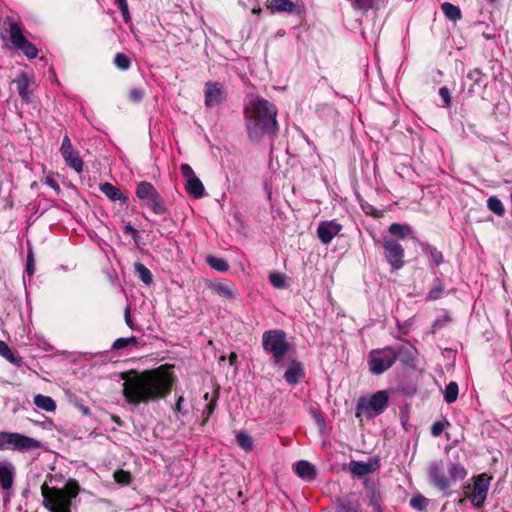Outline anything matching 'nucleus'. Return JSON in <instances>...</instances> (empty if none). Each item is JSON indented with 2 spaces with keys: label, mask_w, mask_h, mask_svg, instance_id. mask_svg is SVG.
<instances>
[{
  "label": "nucleus",
  "mask_w": 512,
  "mask_h": 512,
  "mask_svg": "<svg viewBox=\"0 0 512 512\" xmlns=\"http://www.w3.org/2000/svg\"><path fill=\"white\" fill-rule=\"evenodd\" d=\"M121 378L125 401L133 405L165 398L173 383L172 373L164 367L142 372L130 370L122 373Z\"/></svg>",
  "instance_id": "1"
},
{
  "label": "nucleus",
  "mask_w": 512,
  "mask_h": 512,
  "mask_svg": "<svg viewBox=\"0 0 512 512\" xmlns=\"http://www.w3.org/2000/svg\"><path fill=\"white\" fill-rule=\"evenodd\" d=\"M244 113L247 132L251 140L258 141L265 134L277 132V110L268 100L250 94Z\"/></svg>",
  "instance_id": "2"
},
{
  "label": "nucleus",
  "mask_w": 512,
  "mask_h": 512,
  "mask_svg": "<svg viewBox=\"0 0 512 512\" xmlns=\"http://www.w3.org/2000/svg\"><path fill=\"white\" fill-rule=\"evenodd\" d=\"M79 486L69 481L63 488L50 487L46 482L41 485L43 506L49 512H71L72 500L77 497Z\"/></svg>",
  "instance_id": "3"
},
{
  "label": "nucleus",
  "mask_w": 512,
  "mask_h": 512,
  "mask_svg": "<svg viewBox=\"0 0 512 512\" xmlns=\"http://www.w3.org/2000/svg\"><path fill=\"white\" fill-rule=\"evenodd\" d=\"M263 348L270 353L275 364L283 362L285 355L290 351L291 345L286 340V334L282 330H269L262 336Z\"/></svg>",
  "instance_id": "4"
},
{
  "label": "nucleus",
  "mask_w": 512,
  "mask_h": 512,
  "mask_svg": "<svg viewBox=\"0 0 512 512\" xmlns=\"http://www.w3.org/2000/svg\"><path fill=\"white\" fill-rule=\"evenodd\" d=\"M401 351L402 347L393 348L391 346L370 351L368 355L370 373L373 375L383 374L396 362Z\"/></svg>",
  "instance_id": "5"
},
{
  "label": "nucleus",
  "mask_w": 512,
  "mask_h": 512,
  "mask_svg": "<svg viewBox=\"0 0 512 512\" xmlns=\"http://www.w3.org/2000/svg\"><path fill=\"white\" fill-rule=\"evenodd\" d=\"M388 394L386 391H378L370 398L361 399L356 408V417L368 419L379 415L387 406Z\"/></svg>",
  "instance_id": "6"
},
{
  "label": "nucleus",
  "mask_w": 512,
  "mask_h": 512,
  "mask_svg": "<svg viewBox=\"0 0 512 512\" xmlns=\"http://www.w3.org/2000/svg\"><path fill=\"white\" fill-rule=\"evenodd\" d=\"M41 447V442L16 432H0V450L27 451Z\"/></svg>",
  "instance_id": "7"
},
{
  "label": "nucleus",
  "mask_w": 512,
  "mask_h": 512,
  "mask_svg": "<svg viewBox=\"0 0 512 512\" xmlns=\"http://www.w3.org/2000/svg\"><path fill=\"white\" fill-rule=\"evenodd\" d=\"M136 195L142 204L148 206L155 214L165 212L163 200L151 183L140 182L136 187Z\"/></svg>",
  "instance_id": "8"
},
{
  "label": "nucleus",
  "mask_w": 512,
  "mask_h": 512,
  "mask_svg": "<svg viewBox=\"0 0 512 512\" xmlns=\"http://www.w3.org/2000/svg\"><path fill=\"white\" fill-rule=\"evenodd\" d=\"M9 35L14 47L21 50L28 59L37 57L38 49L26 39L18 23L14 21L9 22Z\"/></svg>",
  "instance_id": "9"
},
{
  "label": "nucleus",
  "mask_w": 512,
  "mask_h": 512,
  "mask_svg": "<svg viewBox=\"0 0 512 512\" xmlns=\"http://www.w3.org/2000/svg\"><path fill=\"white\" fill-rule=\"evenodd\" d=\"M180 171L186 181L185 188L187 193L194 198H202L205 194V188L192 167L184 163L180 166Z\"/></svg>",
  "instance_id": "10"
},
{
  "label": "nucleus",
  "mask_w": 512,
  "mask_h": 512,
  "mask_svg": "<svg viewBox=\"0 0 512 512\" xmlns=\"http://www.w3.org/2000/svg\"><path fill=\"white\" fill-rule=\"evenodd\" d=\"M385 257L394 270H399L404 266V248L396 240L385 238L383 241Z\"/></svg>",
  "instance_id": "11"
},
{
  "label": "nucleus",
  "mask_w": 512,
  "mask_h": 512,
  "mask_svg": "<svg viewBox=\"0 0 512 512\" xmlns=\"http://www.w3.org/2000/svg\"><path fill=\"white\" fill-rule=\"evenodd\" d=\"M205 106L213 108L222 104L227 97L224 85L218 81H208L204 85Z\"/></svg>",
  "instance_id": "12"
},
{
  "label": "nucleus",
  "mask_w": 512,
  "mask_h": 512,
  "mask_svg": "<svg viewBox=\"0 0 512 512\" xmlns=\"http://www.w3.org/2000/svg\"><path fill=\"white\" fill-rule=\"evenodd\" d=\"M60 151L66 163L76 172L81 173L83 170V161L78 153L74 151L68 136L63 138Z\"/></svg>",
  "instance_id": "13"
},
{
  "label": "nucleus",
  "mask_w": 512,
  "mask_h": 512,
  "mask_svg": "<svg viewBox=\"0 0 512 512\" xmlns=\"http://www.w3.org/2000/svg\"><path fill=\"white\" fill-rule=\"evenodd\" d=\"M490 478L486 474L479 475L473 485V493L471 495V502L473 506L480 507L486 497L489 490Z\"/></svg>",
  "instance_id": "14"
},
{
  "label": "nucleus",
  "mask_w": 512,
  "mask_h": 512,
  "mask_svg": "<svg viewBox=\"0 0 512 512\" xmlns=\"http://www.w3.org/2000/svg\"><path fill=\"white\" fill-rule=\"evenodd\" d=\"M341 229L342 226L336 220L322 221L317 228V236L323 244L328 245Z\"/></svg>",
  "instance_id": "15"
},
{
  "label": "nucleus",
  "mask_w": 512,
  "mask_h": 512,
  "mask_svg": "<svg viewBox=\"0 0 512 512\" xmlns=\"http://www.w3.org/2000/svg\"><path fill=\"white\" fill-rule=\"evenodd\" d=\"M15 478V467L11 462H0V486L3 490H10L13 487Z\"/></svg>",
  "instance_id": "16"
},
{
  "label": "nucleus",
  "mask_w": 512,
  "mask_h": 512,
  "mask_svg": "<svg viewBox=\"0 0 512 512\" xmlns=\"http://www.w3.org/2000/svg\"><path fill=\"white\" fill-rule=\"evenodd\" d=\"M304 377V368L301 362L292 360L284 373V379L290 385L297 384Z\"/></svg>",
  "instance_id": "17"
},
{
  "label": "nucleus",
  "mask_w": 512,
  "mask_h": 512,
  "mask_svg": "<svg viewBox=\"0 0 512 512\" xmlns=\"http://www.w3.org/2000/svg\"><path fill=\"white\" fill-rule=\"evenodd\" d=\"M209 287L214 294L223 299L232 300L238 295L234 285L228 282H214Z\"/></svg>",
  "instance_id": "18"
},
{
  "label": "nucleus",
  "mask_w": 512,
  "mask_h": 512,
  "mask_svg": "<svg viewBox=\"0 0 512 512\" xmlns=\"http://www.w3.org/2000/svg\"><path fill=\"white\" fill-rule=\"evenodd\" d=\"M429 476L433 483L441 490H445L448 488L449 483L448 480L443 475V463L441 461L434 462L431 464L429 469Z\"/></svg>",
  "instance_id": "19"
},
{
  "label": "nucleus",
  "mask_w": 512,
  "mask_h": 512,
  "mask_svg": "<svg viewBox=\"0 0 512 512\" xmlns=\"http://www.w3.org/2000/svg\"><path fill=\"white\" fill-rule=\"evenodd\" d=\"M15 82H16L17 91L19 93V96L21 97V99L23 101L28 103L30 101V95H31V91L29 90V87L34 82L33 77L29 76L26 73H20L18 75L17 79L15 80Z\"/></svg>",
  "instance_id": "20"
},
{
  "label": "nucleus",
  "mask_w": 512,
  "mask_h": 512,
  "mask_svg": "<svg viewBox=\"0 0 512 512\" xmlns=\"http://www.w3.org/2000/svg\"><path fill=\"white\" fill-rule=\"evenodd\" d=\"M378 462H361L351 461L349 463V470L355 476L362 477L376 470Z\"/></svg>",
  "instance_id": "21"
},
{
  "label": "nucleus",
  "mask_w": 512,
  "mask_h": 512,
  "mask_svg": "<svg viewBox=\"0 0 512 512\" xmlns=\"http://www.w3.org/2000/svg\"><path fill=\"white\" fill-rule=\"evenodd\" d=\"M295 473L303 480L310 481L316 477V469L310 462L301 460L294 465Z\"/></svg>",
  "instance_id": "22"
},
{
  "label": "nucleus",
  "mask_w": 512,
  "mask_h": 512,
  "mask_svg": "<svg viewBox=\"0 0 512 512\" xmlns=\"http://www.w3.org/2000/svg\"><path fill=\"white\" fill-rule=\"evenodd\" d=\"M267 8L272 13H294L297 11V6L291 0H271L267 5Z\"/></svg>",
  "instance_id": "23"
},
{
  "label": "nucleus",
  "mask_w": 512,
  "mask_h": 512,
  "mask_svg": "<svg viewBox=\"0 0 512 512\" xmlns=\"http://www.w3.org/2000/svg\"><path fill=\"white\" fill-rule=\"evenodd\" d=\"M100 190L111 201H120L122 203H125L127 200V198L124 196L121 190L118 189L116 186L112 185L111 183L106 182L101 184Z\"/></svg>",
  "instance_id": "24"
},
{
  "label": "nucleus",
  "mask_w": 512,
  "mask_h": 512,
  "mask_svg": "<svg viewBox=\"0 0 512 512\" xmlns=\"http://www.w3.org/2000/svg\"><path fill=\"white\" fill-rule=\"evenodd\" d=\"M34 404L38 408H40L46 412H54L56 410L55 401L51 397L45 396L42 394H37L34 397Z\"/></svg>",
  "instance_id": "25"
},
{
  "label": "nucleus",
  "mask_w": 512,
  "mask_h": 512,
  "mask_svg": "<svg viewBox=\"0 0 512 512\" xmlns=\"http://www.w3.org/2000/svg\"><path fill=\"white\" fill-rule=\"evenodd\" d=\"M0 355L16 366H20L22 364V359L16 356L9 346L2 340H0Z\"/></svg>",
  "instance_id": "26"
},
{
  "label": "nucleus",
  "mask_w": 512,
  "mask_h": 512,
  "mask_svg": "<svg viewBox=\"0 0 512 512\" xmlns=\"http://www.w3.org/2000/svg\"><path fill=\"white\" fill-rule=\"evenodd\" d=\"M441 9L443 14L452 21H457L461 19V10L458 6H455L449 2H444L441 5Z\"/></svg>",
  "instance_id": "27"
},
{
  "label": "nucleus",
  "mask_w": 512,
  "mask_h": 512,
  "mask_svg": "<svg viewBox=\"0 0 512 512\" xmlns=\"http://www.w3.org/2000/svg\"><path fill=\"white\" fill-rule=\"evenodd\" d=\"M134 270L137 276L144 284L150 285L152 283V274L144 264H142L141 262H135Z\"/></svg>",
  "instance_id": "28"
},
{
  "label": "nucleus",
  "mask_w": 512,
  "mask_h": 512,
  "mask_svg": "<svg viewBox=\"0 0 512 512\" xmlns=\"http://www.w3.org/2000/svg\"><path fill=\"white\" fill-rule=\"evenodd\" d=\"M207 263L209 266L219 272H226L229 268L227 261L216 256H208Z\"/></svg>",
  "instance_id": "29"
},
{
  "label": "nucleus",
  "mask_w": 512,
  "mask_h": 512,
  "mask_svg": "<svg viewBox=\"0 0 512 512\" xmlns=\"http://www.w3.org/2000/svg\"><path fill=\"white\" fill-rule=\"evenodd\" d=\"M389 232L393 236H396L398 238L404 239V238H406L410 234L411 229L407 225L393 223L389 227Z\"/></svg>",
  "instance_id": "30"
},
{
  "label": "nucleus",
  "mask_w": 512,
  "mask_h": 512,
  "mask_svg": "<svg viewBox=\"0 0 512 512\" xmlns=\"http://www.w3.org/2000/svg\"><path fill=\"white\" fill-rule=\"evenodd\" d=\"M458 397V385L456 382H450L444 392V399L446 403L451 404L457 400Z\"/></svg>",
  "instance_id": "31"
},
{
  "label": "nucleus",
  "mask_w": 512,
  "mask_h": 512,
  "mask_svg": "<svg viewBox=\"0 0 512 512\" xmlns=\"http://www.w3.org/2000/svg\"><path fill=\"white\" fill-rule=\"evenodd\" d=\"M269 281L274 288L284 289L288 287L287 277L282 273H271L269 276Z\"/></svg>",
  "instance_id": "32"
},
{
  "label": "nucleus",
  "mask_w": 512,
  "mask_h": 512,
  "mask_svg": "<svg viewBox=\"0 0 512 512\" xmlns=\"http://www.w3.org/2000/svg\"><path fill=\"white\" fill-rule=\"evenodd\" d=\"M204 400L208 401L205 409L203 410L204 422H206L215 411L217 397H210L209 393H205Z\"/></svg>",
  "instance_id": "33"
},
{
  "label": "nucleus",
  "mask_w": 512,
  "mask_h": 512,
  "mask_svg": "<svg viewBox=\"0 0 512 512\" xmlns=\"http://www.w3.org/2000/svg\"><path fill=\"white\" fill-rule=\"evenodd\" d=\"M487 206L490 211L498 216H502L505 212L502 202L496 196H491L488 198Z\"/></svg>",
  "instance_id": "34"
},
{
  "label": "nucleus",
  "mask_w": 512,
  "mask_h": 512,
  "mask_svg": "<svg viewBox=\"0 0 512 512\" xmlns=\"http://www.w3.org/2000/svg\"><path fill=\"white\" fill-rule=\"evenodd\" d=\"M336 512H361L357 501L346 500L340 502L336 508Z\"/></svg>",
  "instance_id": "35"
},
{
  "label": "nucleus",
  "mask_w": 512,
  "mask_h": 512,
  "mask_svg": "<svg viewBox=\"0 0 512 512\" xmlns=\"http://www.w3.org/2000/svg\"><path fill=\"white\" fill-rule=\"evenodd\" d=\"M450 477L453 480H462L466 477V470L460 463H452L449 468Z\"/></svg>",
  "instance_id": "36"
},
{
  "label": "nucleus",
  "mask_w": 512,
  "mask_h": 512,
  "mask_svg": "<svg viewBox=\"0 0 512 512\" xmlns=\"http://www.w3.org/2000/svg\"><path fill=\"white\" fill-rule=\"evenodd\" d=\"M236 439H237V443L239 444V446L242 449H244L245 451L252 450L253 441H252V438L248 434H246L244 432H239L236 435Z\"/></svg>",
  "instance_id": "37"
},
{
  "label": "nucleus",
  "mask_w": 512,
  "mask_h": 512,
  "mask_svg": "<svg viewBox=\"0 0 512 512\" xmlns=\"http://www.w3.org/2000/svg\"><path fill=\"white\" fill-rule=\"evenodd\" d=\"M114 480L121 485H128L131 482L132 476L130 472L123 469H118L113 474Z\"/></svg>",
  "instance_id": "38"
},
{
  "label": "nucleus",
  "mask_w": 512,
  "mask_h": 512,
  "mask_svg": "<svg viewBox=\"0 0 512 512\" xmlns=\"http://www.w3.org/2000/svg\"><path fill=\"white\" fill-rule=\"evenodd\" d=\"M136 344H137V339L134 336H131L128 338H118L113 342L112 348L115 350H119V349L125 348L129 345L135 346Z\"/></svg>",
  "instance_id": "39"
},
{
  "label": "nucleus",
  "mask_w": 512,
  "mask_h": 512,
  "mask_svg": "<svg viewBox=\"0 0 512 512\" xmlns=\"http://www.w3.org/2000/svg\"><path fill=\"white\" fill-rule=\"evenodd\" d=\"M424 251L428 253L435 265H440L443 262V254L433 246L424 247Z\"/></svg>",
  "instance_id": "40"
},
{
  "label": "nucleus",
  "mask_w": 512,
  "mask_h": 512,
  "mask_svg": "<svg viewBox=\"0 0 512 512\" xmlns=\"http://www.w3.org/2000/svg\"><path fill=\"white\" fill-rule=\"evenodd\" d=\"M410 505L414 509L424 510L427 507V505H428V501H427V499L424 496L416 495V496H413L410 499Z\"/></svg>",
  "instance_id": "41"
},
{
  "label": "nucleus",
  "mask_w": 512,
  "mask_h": 512,
  "mask_svg": "<svg viewBox=\"0 0 512 512\" xmlns=\"http://www.w3.org/2000/svg\"><path fill=\"white\" fill-rule=\"evenodd\" d=\"M377 0H352V6L356 10L367 11L372 8Z\"/></svg>",
  "instance_id": "42"
},
{
  "label": "nucleus",
  "mask_w": 512,
  "mask_h": 512,
  "mask_svg": "<svg viewBox=\"0 0 512 512\" xmlns=\"http://www.w3.org/2000/svg\"><path fill=\"white\" fill-rule=\"evenodd\" d=\"M114 64L121 70H127L130 67V60L125 54L118 53L114 58Z\"/></svg>",
  "instance_id": "43"
},
{
  "label": "nucleus",
  "mask_w": 512,
  "mask_h": 512,
  "mask_svg": "<svg viewBox=\"0 0 512 512\" xmlns=\"http://www.w3.org/2000/svg\"><path fill=\"white\" fill-rule=\"evenodd\" d=\"M35 271V259H34V253L32 247L28 246V252H27V265H26V272L29 276H32Z\"/></svg>",
  "instance_id": "44"
},
{
  "label": "nucleus",
  "mask_w": 512,
  "mask_h": 512,
  "mask_svg": "<svg viewBox=\"0 0 512 512\" xmlns=\"http://www.w3.org/2000/svg\"><path fill=\"white\" fill-rule=\"evenodd\" d=\"M443 291H444V287H443L442 283L440 281H438L436 286L429 291V293L427 295V299L437 300V299L441 298Z\"/></svg>",
  "instance_id": "45"
},
{
  "label": "nucleus",
  "mask_w": 512,
  "mask_h": 512,
  "mask_svg": "<svg viewBox=\"0 0 512 512\" xmlns=\"http://www.w3.org/2000/svg\"><path fill=\"white\" fill-rule=\"evenodd\" d=\"M450 424L447 421H437L431 427V434L434 437H438L442 434L443 430L448 427Z\"/></svg>",
  "instance_id": "46"
},
{
  "label": "nucleus",
  "mask_w": 512,
  "mask_h": 512,
  "mask_svg": "<svg viewBox=\"0 0 512 512\" xmlns=\"http://www.w3.org/2000/svg\"><path fill=\"white\" fill-rule=\"evenodd\" d=\"M467 77L474 82L475 85H479L483 80V73L479 68L470 70Z\"/></svg>",
  "instance_id": "47"
},
{
  "label": "nucleus",
  "mask_w": 512,
  "mask_h": 512,
  "mask_svg": "<svg viewBox=\"0 0 512 512\" xmlns=\"http://www.w3.org/2000/svg\"><path fill=\"white\" fill-rule=\"evenodd\" d=\"M43 183L45 185H48L50 188H52L57 193L60 192V186L52 175H46L43 179Z\"/></svg>",
  "instance_id": "48"
},
{
  "label": "nucleus",
  "mask_w": 512,
  "mask_h": 512,
  "mask_svg": "<svg viewBox=\"0 0 512 512\" xmlns=\"http://www.w3.org/2000/svg\"><path fill=\"white\" fill-rule=\"evenodd\" d=\"M439 95L442 98L443 102L445 103V106L450 107L451 106V96H450L449 89L447 87H441L439 89Z\"/></svg>",
  "instance_id": "49"
},
{
  "label": "nucleus",
  "mask_w": 512,
  "mask_h": 512,
  "mask_svg": "<svg viewBox=\"0 0 512 512\" xmlns=\"http://www.w3.org/2000/svg\"><path fill=\"white\" fill-rule=\"evenodd\" d=\"M143 92L140 89L130 91L129 97L133 102H139L143 98Z\"/></svg>",
  "instance_id": "50"
},
{
  "label": "nucleus",
  "mask_w": 512,
  "mask_h": 512,
  "mask_svg": "<svg viewBox=\"0 0 512 512\" xmlns=\"http://www.w3.org/2000/svg\"><path fill=\"white\" fill-rule=\"evenodd\" d=\"M125 322H126L127 326L129 328H131L132 330L136 329L135 326H134V323H133V321L131 319V316H130V309H129V307H127L126 310H125Z\"/></svg>",
  "instance_id": "51"
},
{
  "label": "nucleus",
  "mask_w": 512,
  "mask_h": 512,
  "mask_svg": "<svg viewBox=\"0 0 512 512\" xmlns=\"http://www.w3.org/2000/svg\"><path fill=\"white\" fill-rule=\"evenodd\" d=\"M184 399L182 396H179L177 402L175 404V411L181 413L182 412V403Z\"/></svg>",
  "instance_id": "52"
},
{
  "label": "nucleus",
  "mask_w": 512,
  "mask_h": 512,
  "mask_svg": "<svg viewBox=\"0 0 512 512\" xmlns=\"http://www.w3.org/2000/svg\"><path fill=\"white\" fill-rule=\"evenodd\" d=\"M237 354L235 352H232L230 355H229V363L230 365H234L237 361Z\"/></svg>",
  "instance_id": "53"
},
{
  "label": "nucleus",
  "mask_w": 512,
  "mask_h": 512,
  "mask_svg": "<svg viewBox=\"0 0 512 512\" xmlns=\"http://www.w3.org/2000/svg\"><path fill=\"white\" fill-rule=\"evenodd\" d=\"M116 3L119 5L120 10H126V0H115Z\"/></svg>",
  "instance_id": "54"
},
{
  "label": "nucleus",
  "mask_w": 512,
  "mask_h": 512,
  "mask_svg": "<svg viewBox=\"0 0 512 512\" xmlns=\"http://www.w3.org/2000/svg\"><path fill=\"white\" fill-rule=\"evenodd\" d=\"M122 15L127 22L130 19L129 10H128V4H126V10H121Z\"/></svg>",
  "instance_id": "55"
},
{
  "label": "nucleus",
  "mask_w": 512,
  "mask_h": 512,
  "mask_svg": "<svg viewBox=\"0 0 512 512\" xmlns=\"http://www.w3.org/2000/svg\"><path fill=\"white\" fill-rule=\"evenodd\" d=\"M260 11H261V9H260V8H258V9H253V13H255V14L260 13Z\"/></svg>",
  "instance_id": "56"
},
{
  "label": "nucleus",
  "mask_w": 512,
  "mask_h": 512,
  "mask_svg": "<svg viewBox=\"0 0 512 512\" xmlns=\"http://www.w3.org/2000/svg\"><path fill=\"white\" fill-rule=\"evenodd\" d=\"M474 91V88L473 86L469 89V92H473Z\"/></svg>",
  "instance_id": "57"
}]
</instances>
